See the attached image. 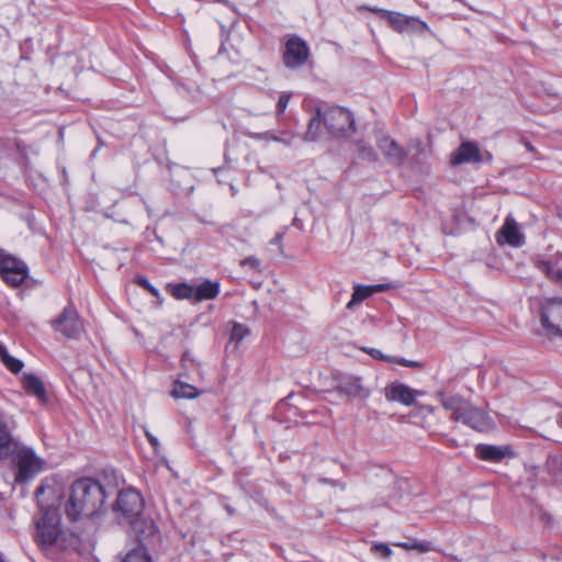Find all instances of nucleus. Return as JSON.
Masks as SVG:
<instances>
[{"label": "nucleus", "instance_id": "f257e3e1", "mask_svg": "<svg viewBox=\"0 0 562 562\" xmlns=\"http://www.w3.org/2000/svg\"><path fill=\"white\" fill-rule=\"evenodd\" d=\"M105 503L103 486L95 480L83 477L75 481L65 504L67 517L74 521L99 514Z\"/></svg>", "mask_w": 562, "mask_h": 562}, {"label": "nucleus", "instance_id": "f03ea898", "mask_svg": "<svg viewBox=\"0 0 562 562\" xmlns=\"http://www.w3.org/2000/svg\"><path fill=\"white\" fill-rule=\"evenodd\" d=\"M144 504L140 493L126 488L119 493L114 505L119 522L131 526L140 541L143 537L151 536L156 531L154 522L143 517Z\"/></svg>", "mask_w": 562, "mask_h": 562}, {"label": "nucleus", "instance_id": "7ed1b4c3", "mask_svg": "<svg viewBox=\"0 0 562 562\" xmlns=\"http://www.w3.org/2000/svg\"><path fill=\"white\" fill-rule=\"evenodd\" d=\"M36 542L41 549L47 552L50 548L57 547L61 550L75 549L79 539L75 535L67 536L60 528V518L55 509H46L36 524Z\"/></svg>", "mask_w": 562, "mask_h": 562}, {"label": "nucleus", "instance_id": "20e7f679", "mask_svg": "<svg viewBox=\"0 0 562 562\" xmlns=\"http://www.w3.org/2000/svg\"><path fill=\"white\" fill-rule=\"evenodd\" d=\"M441 405L450 412V419L453 422L461 423L476 431H488L494 428V422L488 413L461 396L443 397Z\"/></svg>", "mask_w": 562, "mask_h": 562}, {"label": "nucleus", "instance_id": "39448f33", "mask_svg": "<svg viewBox=\"0 0 562 562\" xmlns=\"http://www.w3.org/2000/svg\"><path fill=\"white\" fill-rule=\"evenodd\" d=\"M12 462L15 468L14 480L19 484H25L40 474L45 468V460L36 452L24 445L13 451Z\"/></svg>", "mask_w": 562, "mask_h": 562}, {"label": "nucleus", "instance_id": "423d86ee", "mask_svg": "<svg viewBox=\"0 0 562 562\" xmlns=\"http://www.w3.org/2000/svg\"><path fill=\"white\" fill-rule=\"evenodd\" d=\"M540 312L543 335L562 338V296L543 297L540 301Z\"/></svg>", "mask_w": 562, "mask_h": 562}, {"label": "nucleus", "instance_id": "0eeeda50", "mask_svg": "<svg viewBox=\"0 0 562 562\" xmlns=\"http://www.w3.org/2000/svg\"><path fill=\"white\" fill-rule=\"evenodd\" d=\"M324 125L334 136H346L355 132L353 114L342 106H329L324 111Z\"/></svg>", "mask_w": 562, "mask_h": 562}, {"label": "nucleus", "instance_id": "6e6552de", "mask_svg": "<svg viewBox=\"0 0 562 562\" xmlns=\"http://www.w3.org/2000/svg\"><path fill=\"white\" fill-rule=\"evenodd\" d=\"M52 326L55 331L60 333L69 339H77L83 331V324L79 318L77 310L74 305H67L60 315L52 321Z\"/></svg>", "mask_w": 562, "mask_h": 562}, {"label": "nucleus", "instance_id": "1a4fd4ad", "mask_svg": "<svg viewBox=\"0 0 562 562\" xmlns=\"http://www.w3.org/2000/svg\"><path fill=\"white\" fill-rule=\"evenodd\" d=\"M0 276L7 284L16 288L29 277V269L22 260L4 255L0 258Z\"/></svg>", "mask_w": 562, "mask_h": 562}, {"label": "nucleus", "instance_id": "9d476101", "mask_svg": "<svg viewBox=\"0 0 562 562\" xmlns=\"http://www.w3.org/2000/svg\"><path fill=\"white\" fill-rule=\"evenodd\" d=\"M310 57L307 43L297 35H292L285 43L283 63L290 69H297L305 65Z\"/></svg>", "mask_w": 562, "mask_h": 562}, {"label": "nucleus", "instance_id": "9b49d317", "mask_svg": "<svg viewBox=\"0 0 562 562\" xmlns=\"http://www.w3.org/2000/svg\"><path fill=\"white\" fill-rule=\"evenodd\" d=\"M14 427V419L0 411V460L12 456L13 451L22 445L12 436Z\"/></svg>", "mask_w": 562, "mask_h": 562}, {"label": "nucleus", "instance_id": "f8f14e48", "mask_svg": "<svg viewBox=\"0 0 562 562\" xmlns=\"http://www.w3.org/2000/svg\"><path fill=\"white\" fill-rule=\"evenodd\" d=\"M535 267L550 280L562 284V252L536 258Z\"/></svg>", "mask_w": 562, "mask_h": 562}, {"label": "nucleus", "instance_id": "ddd939ff", "mask_svg": "<svg viewBox=\"0 0 562 562\" xmlns=\"http://www.w3.org/2000/svg\"><path fill=\"white\" fill-rule=\"evenodd\" d=\"M484 160L483 155L481 154L480 147L474 142H464L462 143L457 150H454L451 155V164L453 166L475 162L480 164Z\"/></svg>", "mask_w": 562, "mask_h": 562}, {"label": "nucleus", "instance_id": "4468645a", "mask_svg": "<svg viewBox=\"0 0 562 562\" xmlns=\"http://www.w3.org/2000/svg\"><path fill=\"white\" fill-rule=\"evenodd\" d=\"M416 394V391L398 382H393L384 389V395L389 402H398L405 406H409L415 402Z\"/></svg>", "mask_w": 562, "mask_h": 562}, {"label": "nucleus", "instance_id": "2eb2a0df", "mask_svg": "<svg viewBox=\"0 0 562 562\" xmlns=\"http://www.w3.org/2000/svg\"><path fill=\"white\" fill-rule=\"evenodd\" d=\"M376 145L390 164L401 165L407 156L406 150L390 136H382Z\"/></svg>", "mask_w": 562, "mask_h": 562}, {"label": "nucleus", "instance_id": "dca6fc26", "mask_svg": "<svg viewBox=\"0 0 562 562\" xmlns=\"http://www.w3.org/2000/svg\"><path fill=\"white\" fill-rule=\"evenodd\" d=\"M499 244H508L513 247H520L524 244V235L520 233L518 224L512 217H507L502 228L497 233Z\"/></svg>", "mask_w": 562, "mask_h": 562}, {"label": "nucleus", "instance_id": "f3484780", "mask_svg": "<svg viewBox=\"0 0 562 562\" xmlns=\"http://www.w3.org/2000/svg\"><path fill=\"white\" fill-rule=\"evenodd\" d=\"M475 453L479 459L491 462H499L505 457L512 454L509 447H499L494 445L480 443L475 448Z\"/></svg>", "mask_w": 562, "mask_h": 562}, {"label": "nucleus", "instance_id": "a211bd4d", "mask_svg": "<svg viewBox=\"0 0 562 562\" xmlns=\"http://www.w3.org/2000/svg\"><path fill=\"white\" fill-rule=\"evenodd\" d=\"M221 284L217 281L204 280L194 286V301L214 300L220 294Z\"/></svg>", "mask_w": 562, "mask_h": 562}, {"label": "nucleus", "instance_id": "6ab92c4d", "mask_svg": "<svg viewBox=\"0 0 562 562\" xmlns=\"http://www.w3.org/2000/svg\"><path fill=\"white\" fill-rule=\"evenodd\" d=\"M23 387L25 391L36 396L42 402L46 401V390L43 381L33 373H25L22 378Z\"/></svg>", "mask_w": 562, "mask_h": 562}, {"label": "nucleus", "instance_id": "aec40b11", "mask_svg": "<svg viewBox=\"0 0 562 562\" xmlns=\"http://www.w3.org/2000/svg\"><path fill=\"white\" fill-rule=\"evenodd\" d=\"M323 122L324 111L322 108H317L315 115L310 119L307 131L305 132L303 139L305 142H316L321 136Z\"/></svg>", "mask_w": 562, "mask_h": 562}, {"label": "nucleus", "instance_id": "412c9836", "mask_svg": "<svg viewBox=\"0 0 562 562\" xmlns=\"http://www.w3.org/2000/svg\"><path fill=\"white\" fill-rule=\"evenodd\" d=\"M337 391L347 396L357 397L363 394L364 387L360 378L349 376L340 381Z\"/></svg>", "mask_w": 562, "mask_h": 562}, {"label": "nucleus", "instance_id": "4be33fe9", "mask_svg": "<svg viewBox=\"0 0 562 562\" xmlns=\"http://www.w3.org/2000/svg\"><path fill=\"white\" fill-rule=\"evenodd\" d=\"M201 392L193 385L176 380L171 390L172 397L177 400H193L200 396Z\"/></svg>", "mask_w": 562, "mask_h": 562}, {"label": "nucleus", "instance_id": "5701e85b", "mask_svg": "<svg viewBox=\"0 0 562 562\" xmlns=\"http://www.w3.org/2000/svg\"><path fill=\"white\" fill-rule=\"evenodd\" d=\"M395 547L402 548L404 550L411 551L415 550L419 553H426L432 550V546L430 541L424 540L418 541L417 539H409L405 542H394Z\"/></svg>", "mask_w": 562, "mask_h": 562}, {"label": "nucleus", "instance_id": "b1692460", "mask_svg": "<svg viewBox=\"0 0 562 562\" xmlns=\"http://www.w3.org/2000/svg\"><path fill=\"white\" fill-rule=\"evenodd\" d=\"M0 360L13 373H19L23 368V362L9 355L4 345L0 342Z\"/></svg>", "mask_w": 562, "mask_h": 562}, {"label": "nucleus", "instance_id": "393cba45", "mask_svg": "<svg viewBox=\"0 0 562 562\" xmlns=\"http://www.w3.org/2000/svg\"><path fill=\"white\" fill-rule=\"evenodd\" d=\"M170 292L178 300H194V286L186 282L170 285Z\"/></svg>", "mask_w": 562, "mask_h": 562}, {"label": "nucleus", "instance_id": "a878e982", "mask_svg": "<svg viewBox=\"0 0 562 562\" xmlns=\"http://www.w3.org/2000/svg\"><path fill=\"white\" fill-rule=\"evenodd\" d=\"M370 289L371 288H369V285H355L353 293L351 295V300L347 304V308L351 310L353 306L370 297L372 295V291H370Z\"/></svg>", "mask_w": 562, "mask_h": 562}, {"label": "nucleus", "instance_id": "bb28decb", "mask_svg": "<svg viewBox=\"0 0 562 562\" xmlns=\"http://www.w3.org/2000/svg\"><path fill=\"white\" fill-rule=\"evenodd\" d=\"M144 538L145 537L142 538V541L138 540L139 544L127 553L123 562H151L150 557L145 546L143 544Z\"/></svg>", "mask_w": 562, "mask_h": 562}, {"label": "nucleus", "instance_id": "cd10ccee", "mask_svg": "<svg viewBox=\"0 0 562 562\" xmlns=\"http://www.w3.org/2000/svg\"><path fill=\"white\" fill-rule=\"evenodd\" d=\"M391 26L398 32L404 31L408 25V18L397 12H386Z\"/></svg>", "mask_w": 562, "mask_h": 562}, {"label": "nucleus", "instance_id": "c85d7f7f", "mask_svg": "<svg viewBox=\"0 0 562 562\" xmlns=\"http://www.w3.org/2000/svg\"><path fill=\"white\" fill-rule=\"evenodd\" d=\"M357 150L359 157L362 159H367L369 161H376L378 160V154L375 153L374 148L370 145H367L364 142L359 140L356 143Z\"/></svg>", "mask_w": 562, "mask_h": 562}, {"label": "nucleus", "instance_id": "c756f323", "mask_svg": "<svg viewBox=\"0 0 562 562\" xmlns=\"http://www.w3.org/2000/svg\"><path fill=\"white\" fill-rule=\"evenodd\" d=\"M371 552L374 554V555H379L385 560H389L391 557H392V550L391 548L389 547V544L386 543H383V542H374L372 546H371Z\"/></svg>", "mask_w": 562, "mask_h": 562}, {"label": "nucleus", "instance_id": "7c9ffc66", "mask_svg": "<svg viewBox=\"0 0 562 562\" xmlns=\"http://www.w3.org/2000/svg\"><path fill=\"white\" fill-rule=\"evenodd\" d=\"M360 350L371 356L373 359L381 360V361H394L395 357L384 355L381 350L370 347H361Z\"/></svg>", "mask_w": 562, "mask_h": 562}, {"label": "nucleus", "instance_id": "2f4dec72", "mask_svg": "<svg viewBox=\"0 0 562 562\" xmlns=\"http://www.w3.org/2000/svg\"><path fill=\"white\" fill-rule=\"evenodd\" d=\"M247 334L248 329L244 325L236 323L232 328L231 340L239 342L247 336Z\"/></svg>", "mask_w": 562, "mask_h": 562}, {"label": "nucleus", "instance_id": "473e14b6", "mask_svg": "<svg viewBox=\"0 0 562 562\" xmlns=\"http://www.w3.org/2000/svg\"><path fill=\"white\" fill-rule=\"evenodd\" d=\"M241 267H249L252 270H259L260 260L257 257L249 256L240 261Z\"/></svg>", "mask_w": 562, "mask_h": 562}, {"label": "nucleus", "instance_id": "72a5a7b5", "mask_svg": "<svg viewBox=\"0 0 562 562\" xmlns=\"http://www.w3.org/2000/svg\"><path fill=\"white\" fill-rule=\"evenodd\" d=\"M138 284L140 286H143L145 290H147L150 294L155 295V296H158L159 295V291L157 288H155L147 279L145 278H139L137 280Z\"/></svg>", "mask_w": 562, "mask_h": 562}, {"label": "nucleus", "instance_id": "f704fd0d", "mask_svg": "<svg viewBox=\"0 0 562 562\" xmlns=\"http://www.w3.org/2000/svg\"><path fill=\"white\" fill-rule=\"evenodd\" d=\"M290 98H291L290 93H283L280 95L278 104H277L280 113H283L285 111V109L289 104Z\"/></svg>", "mask_w": 562, "mask_h": 562}, {"label": "nucleus", "instance_id": "c9c22d12", "mask_svg": "<svg viewBox=\"0 0 562 562\" xmlns=\"http://www.w3.org/2000/svg\"><path fill=\"white\" fill-rule=\"evenodd\" d=\"M393 362L398 363V364H401L403 367H407V368H418V367H420V363L418 361L408 360V359L398 358V357H395V360Z\"/></svg>", "mask_w": 562, "mask_h": 562}, {"label": "nucleus", "instance_id": "e433bc0d", "mask_svg": "<svg viewBox=\"0 0 562 562\" xmlns=\"http://www.w3.org/2000/svg\"><path fill=\"white\" fill-rule=\"evenodd\" d=\"M369 288H371L370 291H372V294H374V293L386 291V290L391 289V284L390 283L373 284V285H369Z\"/></svg>", "mask_w": 562, "mask_h": 562}, {"label": "nucleus", "instance_id": "4c0bfd02", "mask_svg": "<svg viewBox=\"0 0 562 562\" xmlns=\"http://www.w3.org/2000/svg\"><path fill=\"white\" fill-rule=\"evenodd\" d=\"M146 435H147V439L150 442V445L156 449L159 446L158 439L148 432Z\"/></svg>", "mask_w": 562, "mask_h": 562}, {"label": "nucleus", "instance_id": "58836bf2", "mask_svg": "<svg viewBox=\"0 0 562 562\" xmlns=\"http://www.w3.org/2000/svg\"><path fill=\"white\" fill-rule=\"evenodd\" d=\"M45 493V486L44 485H38L35 490V496L38 497L40 495L44 494Z\"/></svg>", "mask_w": 562, "mask_h": 562}, {"label": "nucleus", "instance_id": "ea45409f", "mask_svg": "<svg viewBox=\"0 0 562 562\" xmlns=\"http://www.w3.org/2000/svg\"><path fill=\"white\" fill-rule=\"evenodd\" d=\"M525 147L528 151H535V147L529 142L525 143Z\"/></svg>", "mask_w": 562, "mask_h": 562}, {"label": "nucleus", "instance_id": "a19ab883", "mask_svg": "<svg viewBox=\"0 0 562 562\" xmlns=\"http://www.w3.org/2000/svg\"><path fill=\"white\" fill-rule=\"evenodd\" d=\"M271 139L276 140V142H283L284 144L290 145V142H285L278 136H272Z\"/></svg>", "mask_w": 562, "mask_h": 562}, {"label": "nucleus", "instance_id": "79ce46f5", "mask_svg": "<svg viewBox=\"0 0 562 562\" xmlns=\"http://www.w3.org/2000/svg\"><path fill=\"white\" fill-rule=\"evenodd\" d=\"M282 240V235L281 234H278L276 237H274V243H280Z\"/></svg>", "mask_w": 562, "mask_h": 562}, {"label": "nucleus", "instance_id": "37998d69", "mask_svg": "<svg viewBox=\"0 0 562 562\" xmlns=\"http://www.w3.org/2000/svg\"><path fill=\"white\" fill-rule=\"evenodd\" d=\"M425 411H427L428 413H432V407L431 406H424L423 407Z\"/></svg>", "mask_w": 562, "mask_h": 562}, {"label": "nucleus", "instance_id": "c03bdc74", "mask_svg": "<svg viewBox=\"0 0 562 562\" xmlns=\"http://www.w3.org/2000/svg\"><path fill=\"white\" fill-rule=\"evenodd\" d=\"M485 155H486V159L491 161L493 158L492 154L486 151Z\"/></svg>", "mask_w": 562, "mask_h": 562}, {"label": "nucleus", "instance_id": "a18cd8bd", "mask_svg": "<svg viewBox=\"0 0 562 562\" xmlns=\"http://www.w3.org/2000/svg\"><path fill=\"white\" fill-rule=\"evenodd\" d=\"M215 2H218V3H224V4H227L228 1L227 0H214Z\"/></svg>", "mask_w": 562, "mask_h": 562}]
</instances>
